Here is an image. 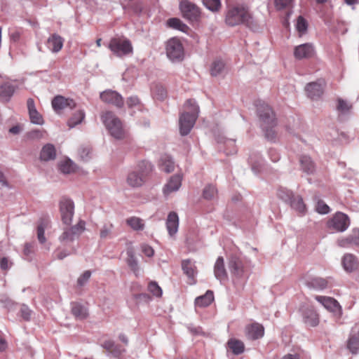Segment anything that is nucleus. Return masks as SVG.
<instances>
[{"instance_id": "f257e3e1", "label": "nucleus", "mask_w": 359, "mask_h": 359, "mask_svg": "<svg viewBox=\"0 0 359 359\" xmlns=\"http://www.w3.org/2000/svg\"><path fill=\"white\" fill-rule=\"evenodd\" d=\"M225 22L231 27L241 24L245 25L250 29L257 27L248 9L241 6L228 8L225 15Z\"/></svg>"}, {"instance_id": "f03ea898", "label": "nucleus", "mask_w": 359, "mask_h": 359, "mask_svg": "<svg viewBox=\"0 0 359 359\" xmlns=\"http://www.w3.org/2000/svg\"><path fill=\"white\" fill-rule=\"evenodd\" d=\"M184 107L187 111L182 113L179 118L180 133L183 136L190 133L199 114V107L194 100H187Z\"/></svg>"}, {"instance_id": "7ed1b4c3", "label": "nucleus", "mask_w": 359, "mask_h": 359, "mask_svg": "<svg viewBox=\"0 0 359 359\" xmlns=\"http://www.w3.org/2000/svg\"><path fill=\"white\" fill-rule=\"evenodd\" d=\"M257 114L265 137L269 141H274L276 132L273 128L276 126V120L273 110L267 104L263 102L257 106Z\"/></svg>"}, {"instance_id": "20e7f679", "label": "nucleus", "mask_w": 359, "mask_h": 359, "mask_svg": "<svg viewBox=\"0 0 359 359\" xmlns=\"http://www.w3.org/2000/svg\"><path fill=\"white\" fill-rule=\"evenodd\" d=\"M153 165L147 161L140 162L135 170L129 172L126 182L132 187H141L144 182L145 178L152 171Z\"/></svg>"}, {"instance_id": "39448f33", "label": "nucleus", "mask_w": 359, "mask_h": 359, "mask_svg": "<svg viewBox=\"0 0 359 359\" xmlns=\"http://www.w3.org/2000/svg\"><path fill=\"white\" fill-rule=\"evenodd\" d=\"M102 123L112 137L121 140L125 136L120 119L111 111L104 112L101 116Z\"/></svg>"}, {"instance_id": "423d86ee", "label": "nucleus", "mask_w": 359, "mask_h": 359, "mask_svg": "<svg viewBox=\"0 0 359 359\" xmlns=\"http://www.w3.org/2000/svg\"><path fill=\"white\" fill-rule=\"evenodd\" d=\"M108 48L117 57L128 55L133 50L130 41L123 36L112 38L108 44Z\"/></svg>"}, {"instance_id": "0eeeda50", "label": "nucleus", "mask_w": 359, "mask_h": 359, "mask_svg": "<svg viewBox=\"0 0 359 359\" xmlns=\"http://www.w3.org/2000/svg\"><path fill=\"white\" fill-rule=\"evenodd\" d=\"M86 229V222L83 220H80L76 224L63 229L62 234L59 236L58 239L61 243H68L73 242L74 240L79 238L81 234Z\"/></svg>"}, {"instance_id": "6e6552de", "label": "nucleus", "mask_w": 359, "mask_h": 359, "mask_svg": "<svg viewBox=\"0 0 359 359\" xmlns=\"http://www.w3.org/2000/svg\"><path fill=\"white\" fill-rule=\"evenodd\" d=\"M59 209L63 224L70 226L74 215V203L67 197H62L59 202Z\"/></svg>"}, {"instance_id": "1a4fd4ad", "label": "nucleus", "mask_w": 359, "mask_h": 359, "mask_svg": "<svg viewBox=\"0 0 359 359\" xmlns=\"http://www.w3.org/2000/svg\"><path fill=\"white\" fill-rule=\"evenodd\" d=\"M166 55L172 60L181 61L184 57V48L181 41L177 38H172L166 43Z\"/></svg>"}, {"instance_id": "9d476101", "label": "nucleus", "mask_w": 359, "mask_h": 359, "mask_svg": "<svg viewBox=\"0 0 359 359\" xmlns=\"http://www.w3.org/2000/svg\"><path fill=\"white\" fill-rule=\"evenodd\" d=\"M180 10L182 16L191 22L198 20L201 15L200 8L188 0H183L180 3Z\"/></svg>"}, {"instance_id": "9b49d317", "label": "nucleus", "mask_w": 359, "mask_h": 359, "mask_svg": "<svg viewBox=\"0 0 359 359\" xmlns=\"http://www.w3.org/2000/svg\"><path fill=\"white\" fill-rule=\"evenodd\" d=\"M229 269L233 276V282H238L245 276V268L242 260L236 255L229 257Z\"/></svg>"}, {"instance_id": "f8f14e48", "label": "nucleus", "mask_w": 359, "mask_h": 359, "mask_svg": "<svg viewBox=\"0 0 359 359\" xmlns=\"http://www.w3.org/2000/svg\"><path fill=\"white\" fill-rule=\"evenodd\" d=\"M328 226L337 231L343 232L349 226L348 217L342 212H338L329 221Z\"/></svg>"}, {"instance_id": "ddd939ff", "label": "nucleus", "mask_w": 359, "mask_h": 359, "mask_svg": "<svg viewBox=\"0 0 359 359\" xmlns=\"http://www.w3.org/2000/svg\"><path fill=\"white\" fill-rule=\"evenodd\" d=\"M100 99L108 104L114 105L118 108L123 106V97L116 91L107 90L100 93Z\"/></svg>"}, {"instance_id": "4468645a", "label": "nucleus", "mask_w": 359, "mask_h": 359, "mask_svg": "<svg viewBox=\"0 0 359 359\" xmlns=\"http://www.w3.org/2000/svg\"><path fill=\"white\" fill-rule=\"evenodd\" d=\"M331 278L311 277L305 280V285L307 287L314 290L320 291L330 286Z\"/></svg>"}, {"instance_id": "2eb2a0df", "label": "nucleus", "mask_w": 359, "mask_h": 359, "mask_svg": "<svg viewBox=\"0 0 359 359\" xmlns=\"http://www.w3.org/2000/svg\"><path fill=\"white\" fill-rule=\"evenodd\" d=\"M315 54V49L312 43H306L297 46L294 50V56L297 60L310 58Z\"/></svg>"}, {"instance_id": "dca6fc26", "label": "nucleus", "mask_w": 359, "mask_h": 359, "mask_svg": "<svg viewBox=\"0 0 359 359\" xmlns=\"http://www.w3.org/2000/svg\"><path fill=\"white\" fill-rule=\"evenodd\" d=\"M324 81L318 80L316 82H311L306 85L305 90L307 95L312 100H316L320 97L323 93Z\"/></svg>"}, {"instance_id": "f3484780", "label": "nucleus", "mask_w": 359, "mask_h": 359, "mask_svg": "<svg viewBox=\"0 0 359 359\" xmlns=\"http://www.w3.org/2000/svg\"><path fill=\"white\" fill-rule=\"evenodd\" d=\"M52 107L56 112L59 113L61 110L67 107L71 109H74L76 107V103L72 99L57 95L52 100Z\"/></svg>"}, {"instance_id": "a211bd4d", "label": "nucleus", "mask_w": 359, "mask_h": 359, "mask_svg": "<svg viewBox=\"0 0 359 359\" xmlns=\"http://www.w3.org/2000/svg\"><path fill=\"white\" fill-rule=\"evenodd\" d=\"M352 108V104L347 100L340 97L337 100L336 110L340 121H344L351 114Z\"/></svg>"}, {"instance_id": "6ab92c4d", "label": "nucleus", "mask_w": 359, "mask_h": 359, "mask_svg": "<svg viewBox=\"0 0 359 359\" xmlns=\"http://www.w3.org/2000/svg\"><path fill=\"white\" fill-rule=\"evenodd\" d=\"M264 334V327L257 323H254L245 327V335L248 339L256 340L262 338Z\"/></svg>"}, {"instance_id": "aec40b11", "label": "nucleus", "mask_w": 359, "mask_h": 359, "mask_svg": "<svg viewBox=\"0 0 359 359\" xmlns=\"http://www.w3.org/2000/svg\"><path fill=\"white\" fill-rule=\"evenodd\" d=\"M315 299L327 310L331 312L338 313L341 311V306L332 297L325 296H316Z\"/></svg>"}, {"instance_id": "412c9836", "label": "nucleus", "mask_w": 359, "mask_h": 359, "mask_svg": "<svg viewBox=\"0 0 359 359\" xmlns=\"http://www.w3.org/2000/svg\"><path fill=\"white\" fill-rule=\"evenodd\" d=\"M182 177L181 175H175L172 176L163 187V194L165 196L179 190L182 185Z\"/></svg>"}, {"instance_id": "4be33fe9", "label": "nucleus", "mask_w": 359, "mask_h": 359, "mask_svg": "<svg viewBox=\"0 0 359 359\" xmlns=\"http://www.w3.org/2000/svg\"><path fill=\"white\" fill-rule=\"evenodd\" d=\"M341 264L344 269L348 273H351L357 270L359 266L357 257L350 253H346L343 256Z\"/></svg>"}, {"instance_id": "5701e85b", "label": "nucleus", "mask_w": 359, "mask_h": 359, "mask_svg": "<svg viewBox=\"0 0 359 359\" xmlns=\"http://www.w3.org/2000/svg\"><path fill=\"white\" fill-rule=\"evenodd\" d=\"M126 263L128 266L136 276H139L141 273V269L139 265L138 260L135 257L134 250L132 247L128 248L126 250Z\"/></svg>"}, {"instance_id": "b1692460", "label": "nucleus", "mask_w": 359, "mask_h": 359, "mask_svg": "<svg viewBox=\"0 0 359 359\" xmlns=\"http://www.w3.org/2000/svg\"><path fill=\"white\" fill-rule=\"evenodd\" d=\"M64 39L57 34H51L46 42L48 48L53 53H58L63 47Z\"/></svg>"}, {"instance_id": "393cba45", "label": "nucleus", "mask_w": 359, "mask_h": 359, "mask_svg": "<svg viewBox=\"0 0 359 359\" xmlns=\"http://www.w3.org/2000/svg\"><path fill=\"white\" fill-rule=\"evenodd\" d=\"M248 161L252 170L255 175L262 172L264 165V161L259 153L253 152L250 154Z\"/></svg>"}, {"instance_id": "a878e982", "label": "nucleus", "mask_w": 359, "mask_h": 359, "mask_svg": "<svg viewBox=\"0 0 359 359\" xmlns=\"http://www.w3.org/2000/svg\"><path fill=\"white\" fill-rule=\"evenodd\" d=\"M214 274L220 282L227 280V273L224 266V261L222 257H219L214 266Z\"/></svg>"}, {"instance_id": "bb28decb", "label": "nucleus", "mask_w": 359, "mask_h": 359, "mask_svg": "<svg viewBox=\"0 0 359 359\" xmlns=\"http://www.w3.org/2000/svg\"><path fill=\"white\" fill-rule=\"evenodd\" d=\"M179 217L176 212H171L168 214L166 220V227L170 236L175 235L178 230Z\"/></svg>"}, {"instance_id": "cd10ccee", "label": "nucleus", "mask_w": 359, "mask_h": 359, "mask_svg": "<svg viewBox=\"0 0 359 359\" xmlns=\"http://www.w3.org/2000/svg\"><path fill=\"white\" fill-rule=\"evenodd\" d=\"M338 245L342 248H348L351 245L359 246V229H354L346 238L339 240Z\"/></svg>"}, {"instance_id": "c85d7f7f", "label": "nucleus", "mask_w": 359, "mask_h": 359, "mask_svg": "<svg viewBox=\"0 0 359 359\" xmlns=\"http://www.w3.org/2000/svg\"><path fill=\"white\" fill-rule=\"evenodd\" d=\"M304 321L308 325L315 327L318 323V315L311 307H307L303 311Z\"/></svg>"}, {"instance_id": "c756f323", "label": "nucleus", "mask_w": 359, "mask_h": 359, "mask_svg": "<svg viewBox=\"0 0 359 359\" xmlns=\"http://www.w3.org/2000/svg\"><path fill=\"white\" fill-rule=\"evenodd\" d=\"M346 347L353 355L359 353V332L352 331L347 340Z\"/></svg>"}, {"instance_id": "7c9ffc66", "label": "nucleus", "mask_w": 359, "mask_h": 359, "mask_svg": "<svg viewBox=\"0 0 359 359\" xmlns=\"http://www.w3.org/2000/svg\"><path fill=\"white\" fill-rule=\"evenodd\" d=\"M56 157L55 147L51 144L44 145L40 153V159L43 161L54 160Z\"/></svg>"}, {"instance_id": "2f4dec72", "label": "nucleus", "mask_w": 359, "mask_h": 359, "mask_svg": "<svg viewBox=\"0 0 359 359\" xmlns=\"http://www.w3.org/2000/svg\"><path fill=\"white\" fill-rule=\"evenodd\" d=\"M15 92V87L9 82H5L0 85V99L8 102Z\"/></svg>"}, {"instance_id": "473e14b6", "label": "nucleus", "mask_w": 359, "mask_h": 359, "mask_svg": "<svg viewBox=\"0 0 359 359\" xmlns=\"http://www.w3.org/2000/svg\"><path fill=\"white\" fill-rule=\"evenodd\" d=\"M291 208L297 212L304 215L306 211V205L304 203L303 198L299 195H294L292 201L288 203Z\"/></svg>"}, {"instance_id": "72a5a7b5", "label": "nucleus", "mask_w": 359, "mask_h": 359, "mask_svg": "<svg viewBox=\"0 0 359 359\" xmlns=\"http://www.w3.org/2000/svg\"><path fill=\"white\" fill-rule=\"evenodd\" d=\"M159 166L161 170L169 173L174 170L175 162L171 156L164 154L161 157Z\"/></svg>"}, {"instance_id": "f704fd0d", "label": "nucleus", "mask_w": 359, "mask_h": 359, "mask_svg": "<svg viewBox=\"0 0 359 359\" xmlns=\"http://www.w3.org/2000/svg\"><path fill=\"white\" fill-rule=\"evenodd\" d=\"M300 165L303 172L308 175L313 174L315 171V164L311 158L308 156H302L300 158Z\"/></svg>"}, {"instance_id": "c9c22d12", "label": "nucleus", "mask_w": 359, "mask_h": 359, "mask_svg": "<svg viewBox=\"0 0 359 359\" xmlns=\"http://www.w3.org/2000/svg\"><path fill=\"white\" fill-rule=\"evenodd\" d=\"M217 140L219 143L224 144L226 155L235 154L237 152V148L235 145L236 140L234 139L218 137Z\"/></svg>"}, {"instance_id": "e433bc0d", "label": "nucleus", "mask_w": 359, "mask_h": 359, "mask_svg": "<svg viewBox=\"0 0 359 359\" xmlns=\"http://www.w3.org/2000/svg\"><path fill=\"white\" fill-rule=\"evenodd\" d=\"M114 226L111 222L104 223L100 229V237L101 239H111L114 237Z\"/></svg>"}, {"instance_id": "4c0bfd02", "label": "nucleus", "mask_w": 359, "mask_h": 359, "mask_svg": "<svg viewBox=\"0 0 359 359\" xmlns=\"http://www.w3.org/2000/svg\"><path fill=\"white\" fill-rule=\"evenodd\" d=\"M214 300L213 292L208 290L204 295L198 297L195 299V304L197 306L205 307L209 306Z\"/></svg>"}, {"instance_id": "58836bf2", "label": "nucleus", "mask_w": 359, "mask_h": 359, "mask_svg": "<svg viewBox=\"0 0 359 359\" xmlns=\"http://www.w3.org/2000/svg\"><path fill=\"white\" fill-rule=\"evenodd\" d=\"M295 194L291 190L285 187H280L277 191V196L284 203L288 204Z\"/></svg>"}, {"instance_id": "ea45409f", "label": "nucleus", "mask_w": 359, "mask_h": 359, "mask_svg": "<svg viewBox=\"0 0 359 359\" xmlns=\"http://www.w3.org/2000/svg\"><path fill=\"white\" fill-rule=\"evenodd\" d=\"M71 311L76 318L83 319L88 315L86 309L79 303H72Z\"/></svg>"}, {"instance_id": "a19ab883", "label": "nucleus", "mask_w": 359, "mask_h": 359, "mask_svg": "<svg viewBox=\"0 0 359 359\" xmlns=\"http://www.w3.org/2000/svg\"><path fill=\"white\" fill-rule=\"evenodd\" d=\"M228 346L235 355L241 354L244 351V344L241 341L236 339H229Z\"/></svg>"}, {"instance_id": "79ce46f5", "label": "nucleus", "mask_w": 359, "mask_h": 359, "mask_svg": "<svg viewBox=\"0 0 359 359\" xmlns=\"http://www.w3.org/2000/svg\"><path fill=\"white\" fill-rule=\"evenodd\" d=\"M126 223L135 231H141L144 228V221L137 217H131L127 219Z\"/></svg>"}, {"instance_id": "37998d69", "label": "nucleus", "mask_w": 359, "mask_h": 359, "mask_svg": "<svg viewBox=\"0 0 359 359\" xmlns=\"http://www.w3.org/2000/svg\"><path fill=\"white\" fill-rule=\"evenodd\" d=\"M85 118V112L83 110L79 109L76 111L68 121L69 128H74L76 125L81 123Z\"/></svg>"}, {"instance_id": "c03bdc74", "label": "nucleus", "mask_w": 359, "mask_h": 359, "mask_svg": "<svg viewBox=\"0 0 359 359\" xmlns=\"http://www.w3.org/2000/svg\"><path fill=\"white\" fill-rule=\"evenodd\" d=\"M224 69V63L221 60H215L210 67V73L213 76L220 75Z\"/></svg>"}, {"instance_id": "a18cd8bd", "label": "nucleus", "mask_w": 359, "mask_h": 359, "mask_svg": "<svg viewBox=\"0 0 359 359\" xmlns=\"http://www.w3.org/2000/svg\"><path fill=\"white\" fill-rule=\"evenodd\" d=\"M59 169L64 174H69L74 171L75 165L70 159L65 160L60 163Z\"/></svg>"}, {"instance_id": "49530a36", "label": "nucleus", "mask_w": 359, "mask_h": 359, "mask_svg": "<svg viewBox=\"0 0 359 359\" xmlns=\"http://www.w3.org/2000/svg\"><path fill=\"white\" fill-rule=\"evenodd\" d=\"M167 25L168 27L182 31L185 32L188 28L187 26L183 23L180 19L176 18H170L167 21Z\"/></svg>"}, {"instance_id": "de8ad7c7", "label": "nucleus", "mask_w": 359, "mask_h": 359, "mask_svg": "<svg viewBox=\"0 0 359 359\" xmlns=\"http://www.w3.org/2000/svg\"><path fill=\"white\" fill-rule=\"evenodd\" d=\"M184 273L190 278H193L195 275V266L189 260H184L182 264Z\"/></svg>"}, {"instance_id": "09e8293b", "label": "nucleus", "mask_w": 359, "mask_h": 359, "mask_svg": "<svg viewBox=\"0 0 359 359\" xmlns=\"http://www.w3.org/2000/svg\"><path fill=\"white\" fill-rule=\"evenodd\" d=\"M204 6L212 12H217L221 8L220 0H203Z\"/></svg>"}, {"instance_id": "8fccbe9b", "label": "nucleus", "mask_w": 359, "mask_h": 359, "mask_svg": "<svg viewBox=\"0 0 359 359\" xmlns=\"http://www.w3.org/2000/svg\"><path fill=\"white\" fill-rule=\"evenodd\" d=\"M48 222L46 220H42L40 222L37 226V237L38 240L41 243H43L46 241V237L44 235L45 229L46 228Z\"/></svg>"}, {"instance_id": "3c124183", "label": "nucleus", "mask_w": 359, "mask_h": 359, "mask_svg": "<svg viewBox=\"0 0 359 359\" xmlns=\"http://www.w3.org/2000/svg\"><path fill=\"white\" fill-rule=\"evenodd\" d=\"M308 23L306 20L302 16H299L297 20L296 29L300 36L306 33Z\"/></svg>"}, {"instance_id": "603ef678", "label": "nucleus", "mask_w": 359, "mask_h": 359, "mask_svg": "<svg viewBox=\"0 0 359 359\" xmlns=\"http://www.w3.org/2000/svg\"><path fill=\"white\" fill-rule=\"evenodd\" d=\"M217 192L216 188L214 186L209 184L204 188L203 196L205 199L211 200L216 196Z\"/></svg>"}, {"instance_id": "864d4df0", "label": "nucleus", "mask_w": 359, "mask_h": 359, "mask_svg": "<svg viewBox=\"0 0 359 359\" xmlns=\"http://www.w3.org/2000/svg\"><path fill=\"white\" fill-rule=\"evenodd\" d=\"M78 155L83 161H88L91 158V149L89 147H81Z\"/></svg>"}, {"instance_id": "5fc2aeb1", "label": "nucleus", "mask_w": 359, "mask_h": 359, "mask_svg": "<svg viewBox=\"0 0 359 359\" xmlns=\"http://www.w3.org/2000/svg\"><path fill=\"white\" fill-rule=\"evenodd\" d=\"M148 290L151 293L157 297H160L162 295V290L156 282H150L148 285Z\"/></svg>"}, {"instance_id": "6e6d98bb", "label": "nucleus", "mask_w": 359, "mask_h": 359, "mask_svg": "<svg viewBox=\"0 0 359 359\" xmlns=\"http://www.w3.org/2000/svg\"><path fill=\"white\" fill-rule=\"evenodd\" d=\"M91 276L90 271H84L77 279V286L83 287L84 286L89 280Z\"/></svg>"}, {"instance_id": "4d7b16f0", "label": "nucleus", "mask_w": 359, "mask_h": 359, "mask_svg": "<svg viewBox=\"0 0 359 359\" xmlns=\"http://www.w3.org/2000/svg\"><path fill=\"white\" fill-rule=\"evenodd\" d=\"M29 118L31 122L34 124L36 125H42L43 123V118L41 115L37 111V110L29 112Z\"/></svg>"}, {"instance_id": "13d9d810", "label": "nucleus", "mask_w": 359, "mask_h": 359, "mask_svg": "<svg viewBox=\"0 0 359 359\" xmlns=\"http://www.w3.org/2000/svg\"><path fill=\"white\" fill-rule=\"evenodd\" d=\"M316 211L320 214H327L330 212V207L323 201H318L316 207Z\"/></svg>"}, {"instance_id": "bf43d9fd", "label": "nucleus", "mask_w": 359, "mask_h": 359, "mask_svg": "<svg viewBox=\"0 0 359 359\" xmlns=\"http://www.w3.org/2000/svg\"><path fill=\"white\" fill-rule=\"evenodd\" d=\"M293 0H275V6L278 10H282L291 6Z\"/></svg>"}, {"instance_id": "052dcab7", "label": "nucleus", "mask_w": 359, "mask_h": 359, "mask_svg": "<svg viewBox=\"0 0 359 359\" xmlns=\"http://www.w3.org/2000/svg\"><path fill=\"white\" fill-rule=\"evenodd\" d=\"M20 313L22 318L29 320L31 318L32 311L26 305H22L20 309Z\"/></svg>"}, {"instance_id": "680f3d73", "label": "nucleus", "mask_w": 359, "mask_h": 359, "mask_svg": "<svg viewBox=\"0 0 359 359\" xmlns=\"http://www.w3.org/2000/svg\"><path fill=\"white\" fill-rule=\"evenodd\" d=\"M126 104L129 108L139 106L140 104V100L137 96H131L127 99Z\"/></svg>"}, {"instance_id": "e2e57ef3", "label": "nucleus", "mask_w": 359, "mask_h": 359, "mask_svg": "<svg viewBox=\"0 0 359 359\" xmlns=\"http://www.w3.org/2000/svg\"><path fill=\"white\" fill-rule=\"evenodd\" d=\"M141 249H142V252L147 257H151L154 255V251L153 250V248L147 245V244H143L141 246Z\"/></svg>"}, {"instance_id": "0e129e2a", "label": "nucleus", "mask_w": 359, "mask_h": 359, "mask_svg": "<svg viewBox=\"0 0 359 359\" xmlns=\"http://www.w3.org/2000/svg\"><path fill=\"white\" fill-rule=\"evenodd\" d=\"M269 156L273 162H277L280 158V155L274 149H269Z\"/></svg>"}, {"instance_id": "69168bd1", "label": "nucleus", "mask_w": 359, "mask_h": 359, "mask_svg": "<svg viewBox=\"0 0 359 359\" xmlns=\"http://www.w3.org/2000/svg\"><path fill=\"white\" fill-rule=\"evenodd\" d=\"M27 104L29 113L36 110L34 104V101L32 98H29L27 100Z\"/></svg>"}, {"instance_id": "338daca9", "label": "nucleus", "mask_w": 359, "mask_h": 359, "mask_svg": "<svg viewBox=\"0 0 359 359\" xmlns=\"http://www.w3.org/2000/svg\"><path fill=\"white\" fill-rule=\"evenodd\" d=\"M0 268L2 270H7L9 268L8 260L6 257H4L0 261Z\"/></svg>"}, {"instance_id": "774afa93", "label": "nucleus", "mask_w": 359, "mask_h": 359, "mask_svg": "<svg viewBox=\"0 0 359 359\" xmlns=\"http://www.w3.org/2000/svg\"><path fill=\"white\" fill-rule=\"evenodd\" d=\"M0 185L4 187H8V181L6 180L4 174L1 170H0Z\"/></svg>"}]
</instances>
